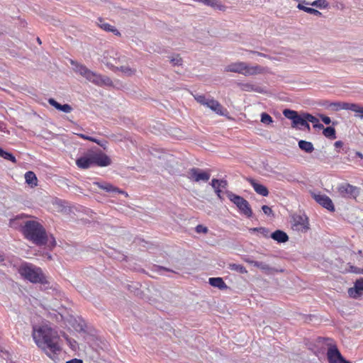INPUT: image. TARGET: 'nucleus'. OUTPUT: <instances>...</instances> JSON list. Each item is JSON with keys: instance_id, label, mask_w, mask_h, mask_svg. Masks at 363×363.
Listing matches in <instances>:
<instances>
[{"instance_id": "obj_1", "label": "nucleus", "mask_w": 363, "mask_h": 363, "mask_svg": "<svg viewBox=\"0 0 363 363\" xmlns=\"http://www.w3.org/2000/svg\"><path fill=\"white\" fill-rule=\"evenodd\" d=\"M33 337L36 345L52 360L58 359L61 351L60 337L57 333L48 326L34 327Z\"/></svg>"}, {"instance_id": "obj_2", "label": "nucleus", "mask_w": 363, "mask_h": 363, "mask_svg": "<svg viewBox=\"0 0 363 363\" xmlns=\"http://www.w3.org/2000/svg\"><path fill=\"white\" fill-rule=\"evenodd\" d=\"M24 238L33 244L41 246L48 243V238L45 228L38 221L26 220L21 229Z\"/></svg>"}, {"instance_id": "obj_3", "label": "nucleus", "mask_w": 363, "mask_h": 363, "mask_svg": "<svg viewBox=\"0 0 363 363\" xmlns=\"http://www.w3.org/2000/svg\"><path fill=\"white\" fill-rule=\"evenodd\" d=\"M18 272L25 279L33 284H48L46 277L40 267L29 262H23L18 268Z\"/></svg>"}, {"instance_id": "obj_4", "label": "nucleus", "mask_w": 363, "mask_h": 363, "mask_svg": "<svg viewBox=\"0 0 363 363\" xmlns=\"http://www.w3.org/2000/svg\"><path fill=\"white\" fill-rule=\"evenodd\" d=\"M71 64L74 66L73 69L76 73H78L88 81L97 86L111 85L112 84V81L109 77H103L88 69L84 65L75 62L72 60L71 61Z\"/></svg>"}, {"instance_id": "obj_5", "label": "nucleus", "mask_w": 363, "mask_h": 363, "mask_svg": "<svg viewBox=\"0 0 363 363\" xmlns=\"http://www.w3.org/2000/svg\"><path fill=\"white\" fill-rule=\"evenodd\" d=\"M224 71L235 72L244 76H252L263 73L264 68L259 65L250 66L244 62H235L225 66Z\"/></svg>"}, {"instance_id": "obj_6", "label": "nucleus", "mask_w": 363, "mask_h": 363, "mask_svg": "<svg viewBox=\"0 0 363 363\" xmlns=\"http://www.w3.org/2000/svg\"><path fill=\"white\" fill-rule=\"evenodd\" d=\"M228 198L239 208L242 213L247 217L250 218L252 216V211L248 201L243 197L236 195L232 191H227Z\"/></svg>"}, {"instance_id": "obj_7", "label": "nucleus", "mask_w": 363, "mask_h": 363, "mask_svg": "<svg viewBox=\"0 0 363 363\" xmlns=\"http://www.w3.org/2000/svg\"><path fill=\"white\" fill-rule=\"evenodd\" d=\"M283 115L291 121V128L301 129L302 125L306 124L305 114L299 115L297 111L291 109H284Z\"/></svg>"}, {"instance_id": "obj_8", "label": "nucleus", "mask_w": 363, "mask_h": 363, "mask_svg": "<svg viewBox=\"0 0 363 363\" xmlns=\"http://www.w3.org/2000/svg\"><path fill=\"white\" fill-rule=\"evenodd\" d=\"M337 191L340 195L345 199H355L359 194V189L349 183H343L339 185Z\"/></svg>"}, {"instance_id": "obj_9", "label": "nucleus", "mask_w": 363, "mask_h": 363, "mask_svg": "<svg viewBox=\"0 0 363 363\" xmlns=\"http://www.w3.org/2000/svg\"><path fill=\"white\" fill-rule=\"evenodd\" d=\"M186 177L191 181L199 182H206L209 180L211 174L208 172L203 171L202 169L196 167L189 169L187 172Z\"/></svg>"}, {"instance_id": "obj_10", "label": "nucleus", "mask_w": 363, "mask_h": 363, "mask_svg": "<svg viewBox=\"0 0 363 363\" xmlns=\"http://www.w3.org/2000/svg\"><path fill=\"white\" fill-rule=\"evenodd\" d=\"M94 165L107 167L111 164L110 157L99 149H92Z\"/></svg>"}, {"instance_id": "obj_11", "label": "nucleus", "mask_w": 363, "mask_h": 363, "mask_svg": "<svg viewBox=\"0 0 363 363\" xmlns=\"http://www.w3.org/2000/svg\"><path fill=\"white\" fill-rule=\"evenodd\" d=\"M292 220L293 228L296 230L305 233L309 229L308 218L305 214H295L292 216Z\"/></svg>"}, {"instance_id": "obj_12", "label": "nucleus", "mask_w": 363, "mask_h": 363, "mask_svg": "<svg viewBox=\"0 0 363 363\" xmlns=\"http://www.w3.org/2000/svg\"><path fill=\"white\" fill-rule=\"evenodd\" d=\"M92 149L88 150L82 156L76 160L77 166L80 169H88L94 165Z\"/></svg>"}, {"instance_id": "obj_13", "label": "nucleus", "mask_w": 363, "mask_h": 363, "mask_svg": "<svg viewBox=\"0 0 363 363\" xmlns=\"http://www.w3.org/2000/svg\"><path fill=\"white\" fill-rule=\"evenodd\" d=\"M315 200L323 208L330 212L335 211V206L330 198L325 194H318L314 196Z\"/></svg>"}, {"instance_id": "obj_14", "label": "nucleus", "mask_w": 363, "mask_h": 363, "mask_svg": "<svg viewBox=\"0 0 363 363\" xmlns=\"http://www.w3.org/2000/svg\"><path fill=\"white\" fill-rule=\"evenodd\" d=\"M354 103L347 102H331L328 105V108L332 111H338L340 110H353Z\"/></svg>"}, {"instance_id": "obj_15", "label": "nucleus", "mask_w": 363, "mask_h": 363, "mask_svg": "<svg viewBox=\"0 0 363 363\" xmlns=\"http://www.w3.org/2000/svg\"><path fill=\"white\" fill-rule=\"evenodd\" d=\"M206 106L211 108L212 111L220 116L225 115V112L227 111L226 109L223 108L222 105L218 101L213 99H208Z\"/></svg>"}, {"instance_id": "obj_16", "label": "nucleus", "mask_w": 363, "mask_h": 363, "mask_svg": "<svg viewBox=\"0 0 363 363\" xmlns=\"http://www.w3.org/2000/svg\"><path fill=\"white\" fill-rule=\"evenodd\" d=\"M363 291V278L357 279L354 282V287L350 288L348 294L350 297L356 298Z\"/></svg>"}, {"instance_id": "obj_17", "label": "nucleus", "mask_w": 363, "mask_h": 363, "mask_svg": "<svg viewBox=\"0 0 363 363\" xmlns=\"http://www.w3.org/2000/svg\"><path fill=\"white\" fill-rule=\"evenodd\" d=\"M248 181H249L250 184H251V186L253 187V189L256 193H257L258 194L263 196H268L269 191L265 186L257 183L253 179H249Z\"/></svg>"}, {"instance_id": "obj_18", "label": "nucleus", "mask_w": 363, "mask_h": 363, "mask_svg": "<svg viewBox=\"0 0 363 363\" xmlns=\"http://www.w3.org/2000/svg\"><path fill=\"white\" fill-rule=\"evenodd\" d=\"M238 86L243 91H255L257 93H262V89L255 84L251 83H238Z\"/></svg>"}, {"instance_id": "obj_19", "label": "nucleus", "mask_w": 363, "mask_h": 363, "mask_svg": "<svg viewBox=\"0 0 363 363\" xmlns=\"http://www.w3.org/2000/svg\"><path fill=\"white\" fill-rule=\"evenodd\" d=\"M48 103L55 107L56 109L61 111L65 113H70L72 111V107L69 104H64L62 105L60 103H58L57 101H55L54 99H49Z\"/></svg>"}, {"instance_id": "obj_20", "label": "nucleus", "mask_w": 363, "mask_h": 363, "mask_svg": "<svg viewBox=\"0 0 363 363\" xmlns=\"http://www.w3.org/2000/svg\"><path fill=\"white\" fill-rule=\"evenodd\" d=\"M270 238L280 243H284L289 240L288 235L281 230H275L270 235Z\"/></svg>"}, {"instance_id": "obj_21", "label": "nucleus", "mask_w": 363, "mask_h": 363, "mask_svg": "<svg viewBox=\"0 0 363 363\" xmlns=\"http://www.w3.org/2000/svg\"><path fill=\"white\" fill-rule=\"evenodd\" d=\"M98 25L101 29L106 32H111L117 36L121 35V33L114 26H111L108 23L104 22L101 18H99Z\"/></svg>"}, {"instance_id": "obj_22", "label": "nucleus", "mask_w": 363, "mask_h": 363, "mask_svg": "<svg viewBox=\"0 0 363 363\" xmlns=\"http://www.w3.org/2000/svg\"><path fill=\"white\" fill-rule=\"evenodd\" d=\"M208 282L212 286L217 287L219 289H225L228 288V286L220 277L210 278Z\"/></svg>"}, {"instance_id": "obj_23", "label": "nucleus", "mask_w": 363, "mask_h": 363, "mask_svg": "<svg viewBox=\"0 0 363 363\" xmlns=\"http://www.w3.org/2000/svg\"><path fill=\"white\" fill-rule=\"evenodd\" d=\"M26 182L31 187L38 185V179L35 174L32 171H28L25 174Z\"/></svg>"}, {"instance_id": "obj_24", "label": "nucleus", "mask_w": 363, "mask_h": 363, "mask_svg": "<svg viewBox=\"0 0 363 363\" xmlns=\"http://www.w3.org/2000/svg\"><path fill=\"white\" fill-rule=\"evenodd\" d=\"M94 184L106 192L116 193V191H118V187L108 182H95Z\"/></svg>"}, {"instance_id": "obj_25", "label": "nucleus", "mask_w": 363, "mask_h": 363, "mask_svg": "<svg viewBox=\"0 0 363 363\" xmlns=\"http://www.w3.org/2000/svg\"><path fill=\"white\" fill-rule=\"evenodd\" d=\"M298 147L303 151L307 153H311L314 150V147L312 143L301 140L298 141Z\"/></svg>"}, {"instance_id": "obj_26", "label": "nucleus", "mask_w": 363, "mask_h": 363, "mask_svg": "<svg viewBox=\"0 0 363 363\" xmlns=\"http://www.w3.org/2000/svg\"><path fill=\"white\" fill-rule=\"evenodd\" d=\"M116 70L121 72L125 76L130 77L135 74L136 70L128 66H121L115 67Z\"/></svg>"}, {"instance_id": "obj_27", "label": "nucleus", "mask_w": 363, "mask_h": 363, "mask_svg": "<svg viewBox=\"0 0 363 363\" xmlns=\"http://www.w3.org/2000/svg\"><path fill=\"white\" fill-rule=\"evenodd\" d=\"M303 3L306 4H309V3L303 1ZM310 5L315 6L319 9H326L328 7L329 4L326 0H315L310 4Z\"/></svg>"}, {"instance_id": "obj_28", "label": "nucleus", "mask_w": 363, "mask_h": 363, "mask_svg": "<svg viewBox=\"0 0 363 363\" xmlns=\"http://www.w3.org/2000/svg\"><path fill=\"white\" fill-rule=\"evenodd\" d=\"M297 8L300 10L304 11L306 13L313 14L315 16H320L321 15V13L319 11L311 7L305 6L302 4H298Z\"/></svg>"}, {"instance_id": "obj_29", "label": "nucleus", "mask_w": 363, "mask_h": 363, "mask_svg": "<svg viewBox=\"0 0 363 363\" xmlns=\"http://www.w3.org/2000/svg\"><path fill=\"white\" fill-rule=\"evenodd\" d=\"M249 230L251 233L257 232L259 234H261L264 238H267L270 237L269 230L264 227L252 228H250Z\"/></svg>"}, {"instance_id": "obj_30", "label": "nucleus", "mask_w": 363, "mask_h": 363, "mask_svg": "<svg viewBox=\"0 0 363 363\" xmlns=\"http://www.w3.org/2000/svg\"><path fill=\"white\" fill-rule=\"evenodd\" d=\"M249 262L252 264L255 267H256L263 271L269 272L272 270V268L270 267V266L265 262H258V261H249Z\"/></svg>"}, {"instance_id": "obj_31", "label": "nucleus", "mask_w": 363, "mask_h": 363, "mask_svg": "<svg viewBox=\"0 0 363 363\" xmlns=\"http://www.w3.org/2000/svg\"><path fill=\"white\" fill-rule=\"evenodd\" d=\"M228 268L232 271H235L240 274H245L247 272L246 268L242 264H230Z\"/></svg>"}, {"instance_id": "obj_32", "label": "nucleus", "mask_w": 363, "mask_h": 363, "mask_svg": "<svg viewBox=\"0 0 363 363\" xmlns=\"http://www.w3.org/2000/svg\"><path fill=\"white\" fill-rule=\"evenodd\" d=\"M0 157H3L4 159L6 160H9L12 162L13 163L16 162V159L11 153L6 152L2 148L0 147Z\"/></svg>"}, {"instance_id": "obj_33", "label": "nucleus", "mask_w": 363, "mask_h": 363, "mask_svg": "<svg viewBox=\"0 0 363 363\" xmlns=\"http://www.w3.org/2000/svg\"><path fill=\"white\" fill-rule=\"evenodd\" d=\"M211 185L212 187H216L215 186H219L220 189H226L228 186V182L225 179H213L211 182Z\"/></svg>"}, {"instance_id": "obj_34", "label": "nucleus", "mask_w": 363, "mask_h": 363, "mask_svg": "<svg viewBox=\"0 0 363 363\" xmlns=\"http://www.w3.org/2000/svg\"><path fill=\"white\" fill-rule=\"evenodd\" d=\"M323 133L326 138H328L335 139L336 138L335 130L333 127H327L324 128Z\"/></svg>"}, {"instance_id": "obj_35", "label": "nucleus", "mask_w": 363, "mask_h": 363, "mask_svg": "<svg viewBox=\"0 0 363 363\" xmlns=\"http://www.w3.org/2000/svg\"><path fill=\"white\" fill-rule=\"evenodd\" d=\"M261 122L265 125H269L273 123V119L271 116L264 112L261 114Z\"/></svg>"}, {"instance_id": "obj_36", "label": "nucleus", "mask_w": 363, "mask_h": 363, "mask_svg": "<svg viewBox=\"0 0 363 363\" xmlns=\"http://www.w3.org/2000/svg\"><path fill=\"white\" fill-rule=\"evenodd\" d=\"M354 108H353L352 111L358 113L356 115V116L363 119V106H360L358 104H354Z\"/></svg>"}, {"instance_id": "obj_37", "label": "nucleus", "mask_w": 363, "mask_h": 363, "mask_svg": "<svg viewBox=\"0 0 363 363\" xmlns=\"http://www.w3.org/2000/svg\"><path fill=\"white\" fill-rule=\"evenodd\" d=\"M194 99L198 103L203 106H206L208 101V99H206L204 95H195Z\"/></svg>"}, {"instance_id": "obj_38", "label": "nucleus", "mask_w": 363, "mask_h": 363, "mask_svg": "<svg viewBox=\"0 0 363 363\" xmlns=\"http://www.w3.org/2000/svg\"><path fill=\"white\" fill-rule=\"evenodd\" d=\"M306 121L313 123V125L318 122V119L310 113H304Z\"/></svg>"}, {"instance_id": "obj_39", "label": "nucleus", "mask_w": 363, "mask_h": 363, "mask_svg": "<svg viewBox=\"0 0 363 363\" xmlns=\"http://www.w3.org/2000/svg\"><path fill=\"white\" fill-rule=\"evenodd\" d=\"M195 230H196V232L198 233H206L208 232V230L207 227L203 226L202 225H198L196 227Z\"/></svg>"}, {"instance_id": "obj_40", "label": "nucleus", "mask_w": 363, "mask_h": 363, "mask_svg": "<svg viewBox=\"0 0 363 363\" xmlns=\"http://www.w3.org/2000/svg\"><path fill=\"white\" fill-rule=\"evenodd\" d=\"M171 62L174 66L175 65H181L182 62V60L179 56H177L176 57H172L171 59Z\"/></svg>"}, {"instance_id": "obj_41", "label": "nucleus", "mask_w": 363, "mask_h": 363, "mask_svg": "<svg viewBox=\"0 0 363 363\" xmlns=\"http://www.w3.org/2000/svg\"><path fill=\"white\" fill-rule=\"evenodd\" d=\"M262 210L264 212V213L267 216H270L273 213L272 208L269 206H266V205L262 206Z\"/></svg>"}, {"instance_id": "obj_42", "label": "nucleus", "mask_w": 363, "mask_h": 363, "mask_svg": "<svg viewBox=\"0 0 363 363\" xmlns=\"http://www.w3.org/2000/svg\"><path fill=\"white\" fill-rule=\"evenodd\" d=\"M320 118H321L322 121L326 125H329L331 123V120H330V117H328L327 116L322 115L320 116Z\"/></svg>"}, {"instance_id": "obj_43", "label": "nucleus", "mask_w": 363, "mask_h": 363, "mask_svg": "<svg viewBox=\"0 0 363 363\" xmlns=\"http://www.w3.org/2000/svg\"><path fill=\"white\" fill-rule=\"evenodd\" d=\"M215 186L216 187H213V188L214 189L216 195L218 196V197L219 199H221L222 189L219 188V186H217V185H216Z\"/></svg>"}, {"instance_id": "obj_44", "label": "nucleus", "mask_w": 363, "mask_h": 363, "mask_svg": "<svg viewBox=\"0 0 363 363\" xmlns=\"http://www.w3.org/2000/svg\"><path fill=\"white\" fill-rule=\"evenodd\" d=\"M250 52L252 53V54H255V55H257L258 56H260V57H269L266 54H264L262 52H257V51H253V50H250L249 51Z\"/></svg>"}, {"instance_id": "obj_45", "label": "nucleus", "mask_w": 363, "mask_h": 363, "mask_svg": "<svg viewBox=\"0 0 363 363\" xmlns=\"http://www.w3.org/2000/svg\"><path fill=\"white\" fill-rule=\"evenodd\" d=\"M66 363H83V361L80 359L74 358L71 360L66 362Z\"/></svg>"}, {"instance_id": "obj_46", "label": "nucleus", "mask_w": 363, "mask_h": 363, "mask_svg": "<svg viewBox=\"0 0 363 363\" xmlns=\"http://www.w3.org/2000/svg\"><path fill=\"white\" fill-rule=\"evenodd\" d=\"M313 127L318 129H324V126L323 124L320 123L319 121L313 125Z\"/></svg>"}, {"instance_id": "obj_47", "label": "nucleus", "mask_w": 363, "mask_h": 363, "mask_svg": "<svg viewBox=\"0 0 363 363\" xmlns=\"http://www.w3.org/2000/svg\"><path fill=\"white\" fill-rule=\"evenodd\" d=\"M343 145V143L340 140L336 141L334 144V146L337 148L342 147Z\"/></svg>"}, {"instance_id": "obj_48", "label": "nucleus", "mask_w": 363, "mask_h": 363, "mask_svg": "<svg viewBox=\"0 0 363 363\" xmlns=\"http://www.w3.org/2000/svg\"><path fill=\"white\" fill-rule=\"evenodd\" d=\"M91 139L90 141L91 142H94V143H96V144L101 145V146H103L102 143H101V140L96 139V138H92L91 137Z\"/></svg>"}, {"instance_id": "obj_49", "label": "nucleus", "mask_w": 363, "mask_h": 363, "mask_svg": "<svg viewBox=\"0 0 363 363\" xmlns=\"http://www.w3.org/2000/svg\"><path fill=\"white\" fill-rule=\"evenodd\" d=\"M116 193H118V194H123L125 195L126 197L128 196V194L126 191H123V190H121L120 189L118 188V191H116Z\"/></svg>"}, {"instance_id": "obj_50", "label": "nucleus", "mask_w": 363, "mask_h": 363, "mask_svg": "<svg viewBox=\"0 0 363 363\" xmlns=\"http://www.w3.org/2000/svg\"><path fill=\"white\" fill-rule=\"evenodd\" d=\"M80 138H83V139H85V140H91V136H88V135H86L84 134H79V135Z\"/></svg>"}, {"instance_id": "obj_51", "label": "nucleus", "mask_w": 363, "mask_h": 363, "mask_svg": "<svg viewBox=\"0 0 363 363\" xmlns=\"http://www.w3.org/2000/svg\"><path fill=\"white\" fill-rule=\"evenodd\" d=\"M159 268H160V270H164V271H167V272H174L172 269L166 268L164 267H159Z\"/></svg>"}, {"instance_id": "obj_52", "label": "nucleus", "mask_w": 363, "mask_h": 363, "mask_svg": "<svg viewBox=\"0 0 363 363\" xmlns=\"http://www.w3.org/2000/svg\"><path fill=\"white\" fill-rule=\"evenodd\" d=\"M355 155L360 159L363 158V155L360 152H356Z\"/></svg>"}, {"instance_id": "obj_53", "label": "nucleus", "mask_w": 363, "mask_h": 363, "mask_svg": "<svg viewBox=\"0 0 363 363\" xmlns=\"http://www.w3.org/2000/svg\"><path fill=\"white\" fill-rule=\"evenodd\" d=\"M302 127H304L308 130H310V125L308 124V121H306V124H304L303 125H302Z\"/></svg>"}, {"instance_id": "obj_54", "label": "nucleus", "mask_w": 363, "mask_h": 363, "mask_svg": "<svg viewBox=\"0 0 363 363\" xmlns=\"http://www.w3.org/2000/svg\"><path fill=\"white\" fill-rule=\"evenodd\" d=\"M37 41L39 44H41V40L39 38H37Z\"/></svg>"}, {"instance_id": "obj_55", "label": "nucleus", "mask_w": 363, "mask_h": 363, "mask_svg": "<svg viewBox=\"0 0 363 363\" xmlns=\"http://www.w3.org/2000/svg\"><path fill=\"white\" fill-rule=\"evenodd\" d=\"M52 240H53V244H52V245H55V244H56L55 240V239H54V238H53V237H52Z\"/></svg>"}, {"instance_id": "obj_56", "label": "nucleus", "mask_w": 363, "mask_h": 363, "mask_svg": "<svg viewBox=\"0 0 363 363\" xmlns=\"http://www.w3.org/2000/svg\"><path fill=\"white\" fill-rule=\"evenodd\" d=\"M361 273H362V274H363V269H362Z\"/></svg>"}, {"instance_id": "obj_57", "label": "nucleus", "mask_w": 363, "mask_h": 363, "mask_svg": "<svg viewBox=\"0 0 363 363\" xmlns=\"http://www.w3.org/2000/svg\"><path fill=\"white\" fill-rule=\"evenodd\" d=\"M360 60L363 62V59H361Z\"/></svg>"}]
</instances>
